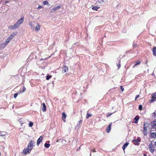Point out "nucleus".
<instances>
[{
  "label": "nucleus",
  "mask_w": 156,
  "mask_h": 156,
  "mask_svg": "<svg viewBox=\"0 0 156 156\" xmlns=\"http://www.w3.org/2000/svg\"><path fill=\"white\" fill-rule=\"evenodd\" d=\"M142 108V106L141 105H140L139 107V109L140 110H141Z\"/></svg>",
  "instance_id": "obj_33"
},
{
  "label": "nucleus",
  "mask_w": 156,
  "mask_h": 156,
  "mask_svg": "<svg viewBox=\"0 0 156 156\" xmlns=\"http://www.w3.org/2000/svg\"><path fill=\"white\" fill-rule=\"evenodd\" d=\"M140 63V62L139 61H137L136 62V64L135 65V66H136V65H139Z\"/></svg>",
  "instance_id": "obj_31"
},
{
  "label": "nucleus",
  "mask_w": 156,
  "mask_h": 156,
  "mask_svg": "<svg viewBox=\"0 0 156 156\" xmlns=\"http://www.w3.org/2000/svg\"><path fill=\"white\" fill-rule=\"evenodd\" d=\"M51 76L47 75L46 76V80H49Z\"/></svg>",
  "instance_id": "obj_28"
},
{
  "label": "nucleus",
  "mask_w": 156,
  "mask_h": 156,
  "mask_svg": "<svg viewBox=\"0 0 156 156\" xmlns=\"http://www.w3.org/2000/svg\"><path fill=\"white\" fill-rule=\"evenodd\" d=\"M149 149L151 153H153L155 150V149L154 148V146L153 145L152 142L149 145Z\"/></svg>",
  "instance_id": "obj_6"
},
{
  "label": "nucleus",
  "mask_w": 156,
  "mask_h": 156,
  "mask_svg": "<svg viewBox=\"0 0 156 156\" xmlns=\"http://www.w3.org/2000/svg\"><path fill=\"white\" fill-rule=\"evenodd\" d=\"M16 32L13 33L8 38L11 40L13 38V37L16 35Z\"/></svg>",
  "instance_id": "obj_9"
},
{
  "label": "nucleus",
  "mask_w": 156,
  "mask_h": 156,
  "mask_svg": "<svg viewBox=\"0 0 156 156\" xmlns=\"http://www.w3.org/2000/svg\"><path fill=\"white\" fill-rule=\"evenodd\" d=\"M148 127V123L145 122L144 123V129L143 130L144 134V135L146 136L147 133V128Z\"/></svg>",
  "instance_id": "obj_3"
},
{
  "label": "nucleus",
  "mask_w": 156,
  "mask_h": 156,
  "mask_svg": "<svg viewBox=\"0 0 156 156\" xmlns=\"http://www.w3.org/2000/svg\"><path fill=\"white\" fill-rule=\"evenodd\" d=\"M23 17L21 18L17 21L15 24L13 25L9 26L8 28L11 30L16 29L18 28L20 25L23 23Z\"/></svg>",
  "instance_id": "obj_2"
},
{
  "label": "nucleus",
  "mask_w": 156,
  "mask_h": 156,
  "mask_svg": "<svg viewBox=\"0 0 156 156\" xmlns=\"http://www.w3.org/2000/svg\"><path fill=\"white\" fill-rule=\"evenodd\" d=\"M129 144V143L128 142L126 143L123 146L122 148L123 150H124L126 148V147Z\"/></svg>",
  "instance_id": "obj_18"
},
{
  "label": "nucleus",
  "mask_w": 156,
  "mask_h": 156,
  "mask_svg": "<svg viewBox=\"0 0 156 156\" xmlns=\"http://www.w3.org/2000/svg\"><path fill=\"white\" fill-rule=\"evenodd\" d=\"M66 114L64 112L62 113V119L64 122H65L66 121L65 119H66Z\"/></svg>",
  "instance_id": "obj_13"
},
{
  "label": "nucleus",
  "mask_w": 156,
  "mask_h": 156,
  "mask_svg": "<svg viewBox=\"0 0 156 156\" xmlns=\"http://www.w3.org/2000/svg\"><path fill=\"white\" fill-rule=\"evenodd\" d=\"M60 6H57L56 7H55L53 8L51 10V12H54L56 10L58 9L59 8H60Z\"/></svg>",
  "instance_id": "obj_8"
},
{
  "label": "nucleus",
  "mask_w": 156,
  "mask_h": 156,
  "mask_svg": "<svg viewBox=\"0 0 156 156\" xmlns=\"http://www.w3.org/2000/svg\"><path fill=\"white\" fill-rule=\"evenodd\" d=\"M44 145L45 147H46L47 148H48L50 146V144L45 143Z\"/></svg>",
  "instance_id": "obj_26"
},
{
  "label": "nucleus",
  "mask_w": 156,
  "mask_h": 156,
  "mask_svg": "<svg viewBox=\"0 0 156 156\" xmlns=\"http://www.w3.org/2000/svg\"><path fill=\"white\" fill-rule=\"evenodd\" d=\"M99 8L100 7H98L97 6H94L92 7V9L93 10L97 11Z\"/></svg>",
  "instance_id": "obj_17"
},
{
  "label": "nucleus",
  "mask_w": 156,
  "mask_h": 156,
  "mask_svg": "<svg viewBox=\"0 0 156 156\" xmlns=\"http://www.w3.org/2000/svg\"><path fill=\"white\" fill-rule=\"evenodd\" d=\"M43 8V7L41 5H39L38 6V7L37 8V9H40Z\"/></svg>",
  "instance_id": "obj_34"
},
{
  "label": "nucleus",
  "mask_w": 156,
  "mask_h": 156,
  "mask_svg": "<svg viewBox=\"0 0 156 156\" xmlns=\"http://www.w3.org/2000/svg\"><path fill=\"white\" fill-rule=\"evenodd\" d=\"M152 128L153 129H156V121H153L151 123Z\"/></svg>",
  "instance_id": "obj_12"
},
{
  "label": "nucleus",
  "mask_w": 156,
  "mask_h": 156,
  "mask_svg": "<svg viewBox=\"0 0 156 156\" xmlns=\"http://www.w3.org/2000/svg\"><path fill=\"white\" fill-rule=\"evenodd\" d=\"M78 123L77 125V126H78V127H80L81 126L80 124H81L82 122V120H80L78 122Z\"/></svg>",
  "instance_id": "obj_24"
},
{
  "label": "nucleus",
  "mask_w": 156,
  "mask_h": 156,
  "mask_svg": "<svg viewBox=\"0 0 156 156\" xmlns=\"http://www.w3.org/2000/svg\"><path fill=\"white\" fill-rule=\"evenodd\" d=\"M139 97V95H137L135 98V100H136L137 98H138Z\"/></svg>",
  "instance_id": "obj_41"
},
{
  "label": "nucleus",
  "mask_w": 156,
  "mask_h": 156,
  "mask_svg": "<svg viewBox=\"0 0 156 156\" xmlns=\"http://www.w3.org/2000/svg\"><path fill=\"white\" fill-rule=\"evenodd\" d=\"M43 107L42 108V111L44 112H45L46 110V106L45 105L44 103H43Z\"/></svg>",
  "instance_id": "obj_14"
},
{
  "label": "nucleus",
  "mask_w": 156,
  "mask_h": 156,
  "mask_svg": "<svg viewBox=\"0 0 156 156\" xmlns=\"http://www.w3.org/2000/svg\"><path fill=\"white\" fill-rule=\"evenodd\" d=\"M20 131H22H22H23V129H22L21 128H20Z\"/></svg>",
  "instance_id": "obj_42"
},
{
  "label": "nucleus",
  "mask_w": 156,
  "mask_h": 156,
  "mask_svg": "<svg viewBox=\"0 0 156 156\" xmlns=\"http://www.w3.org/2000/svg\"><path fill=\"white\" fill-rule=\"evenodd\" d=\"M144 156H147L145 154H144Z\"/></svg>",
  "instance_id": "obj_46"
},
{
  "label": "nucleus",
  "mask_w": 156,
  "mask_h": 156,
  "mask_svg": "<svg viewBox=\"0 0 156 156\" xmlns=\"http://www.w3.org/2000/svg\"><path fill=\"white\" fill-rule=\"evenodd\" d=\"M155 145L156 146V141L155 142Z\"/></svg>",
  "instance_id": "obj_47"
},
{
  "label": "nucleus",
  "mask_w": 156,
  "mask_h": 156,
  "mask_svg": "<svg viewBox=\"0 0 156 156\" xmlns=\"http://www.w3.org/2000/svg\"><path fill=\"white\" fill-rule=\"evenodd\" d=\"M154 98H152L151 99V100L150 101L151 102H152L153 101H154L155 100L154 99Z\"/></svg>",
  "instance_id": "obj_37"
},
{
  "label": "nucleus",
  "mask_w": 156,
  "mask_h": 156,
  "mask_svg": "<svg viewBox=\"0 0 156 156\" xmlns=\"http://www.w3.org/2000/svg\"><path fill=\"white\" fill-rule=\"evenodd\" d=\"M43 138V137L42 136H40L39 138L38 139L37 141V145H38L40 143L41 141L42 140Z\"/></svg>",
  "instance_id": "obj_15"
},
{
  "label": "nucleus",
  "mask_w": 156,
  "mask_h": 156,
  "mask_svg": "<svg viewBox=\"0 0 156 156\" xmlns=\"http://www.w3.org/2000/svg\"><path fill=\"white\" fill-rule=\"evenodd\" d=\"M26 88L24 87H23V88L22 92L23 93V92H24L26 91Z\"/></svg>",
  "instance_id": "obj_35"
},
{
  "label": "nucleus",
  "mask_w": 156,
  "mask_h": 156,
  "mask_svg": "<svg viewBox=\"0 0 156 156\" xmlns=\"http://www.w3.org/2000/svg\"><path fill=\"white\" fill-rule=\"evenodd\" d=\"M117 66L119 68L120 67V64H117Z\"/></svg>",
  "instance_id": "obj_39"
},
{
  "label": "nucleus",
  "mask_w": 156,
  "mask_h": 156,
  "mask_svg": "<svg viewBox=\"0 0 156 156\" xmlns=\"http://www.w3.org/2000/svg\"><path fill=\"white\" fill-rule=\"evenodd\" d=\"M139 119V117L138 116H136L134 118V119L136 120V122H134L135 123H137V121Z\"/></svg>",
  "instance_id": "obj_23"
},
{
  "label": "nucleus",
  "mask_w": 156,
  "mask_h": 156,
  "mask_svg": "<svg viewBox=\"0 0 156 156\" xmlns=\"http://www.w3.org/2000/svg\"><path fill=\"white\" fill-rule=\"evenodd\" d=\"M28 24L30 26V29L32 31L38 32L40 30V25L35 22H30L28 23Z\"/></svg>",
  "instance_id": "obj_1"
},
{
  "label": "nucleus",
  "mask_w": 156,
  "mask_h": 156,
  "mask_svg": "<svg viewBox=\"0 0 156 156\" xmlns=\"http://www.w3.org/2000/svg\"><path fill=\"white\" fill-rule=\"evenodd\" d=\"M10 41L11 40L8 38L5 43L7 45Z\"/></svg>",
  "instance_id": "obj_25"
},
{
  "label": "nucleus",
  "mask_w": 156,
  "mask_h": 156,
  "mask_svg": "<svg viewBox=\"0 0 156 156\" xmlns=\"http://www.w3.org/2000/svg\"><path fill=\"white\" fill-rule=\"evenodd\" d=\"M34 143H35L34 141L33 140H31L29 142L27 147L32 150L33 147L34 146Z\"/></svg>",
  "instance_id": "obj_5"
},
{
  "label": "nucleus",
  "mask_w": 156,
  "mask_h": 156,
  "mask_svg": "<svg viewBox=\"0 0 156 156\" xmlns=\"http://www.w3.org/2000/svg\"><path fill=\"white\" fill-rule=\"evenodd\" d=\"M120 87H121V90H122V91H123L124 90V89L123 88V87L122 86H121Z\"/></svg>",
  "instance_id": "obj_38"
},
{
  "label": "nucleus",
  "mask_w": 156,
  "mask_h": 156,
  "mask_svg": "<svg viewBox=\"0 0 156 156\" xmlns=\"http://www.w3.org/2000/svg\"><path fill=\"white\" fill-rule=\"evenodd\" d=\"M153 55L154 56H156V47H154L153 49Z\"/></svg>",
  "instance_id": "obj_20"
},
{
  "label": "nucleus",
  "mask_w": 156,
  "mask_h": 156,
  "mask_svg": "<svg viewBox=\"0 0 156 156\" xmlns=\"http://www.w3.org/2000/svg\"><path fill=\"white\" fill-rule=\"evenodd\" d=\"M112 123H111L109 125V126L107 129V133H108L110 131L111 129V126H112Z\"/></svg>",
  "instance_id": "obj_16"
},
{
  "label": "nucleus",
  "mask_w": 156,
  "mask_h": 156,
  "mask_svg": "<svg viewBox=\"0 0 156 156\" xmlns=\"http://www.w3.org/2000/svg\"><path fill=\"white\" fill-rule=\"evenodd\" d=\"M152 97L154 98H156V93H154L152 94Z\"/></svg>",
  "instance_id": "obj_29"
},
{
  "label": "nucleus",
  "mask_w": 156,
  "mask_h": 156,
  "mask_svg": "<svg viewBox=\"0 0 156 156\" xmlns=\"http://www.w3.org/2000/svg\"><path fill=\"white\" fill-rule=\"evenodd\" d=\"M151 136L153 138H155L156 137V134L155 133H151Z\"/></svg>",
  "instance_id": "obj_22"
},
{
  "label": "nucleus",
  "mask_w": 156,
  "mask_h": 156,
  "mask_svg": "<svg viewBox=\"0 0 156 156\" xmlns=\"http://www.w3.org/2000/svg\"><path fill=\"white\" fill-rule=\"evenodd\" d=\"M107 1V0H97V2L99 5H102Z\"/></svg>",
  "instance_id": "obj_10"
},
{
  "label": "nucleus",
  "mask_w": 156,
  "mask_h": 156,
  "mask_svg": "<svg viewBox=\"0 0 156 156\" xmlns=\"http://www.w3.org/2000/svg\"><path fill=\"white\" fill-rule=\"evenodd\" d=\"M68 71V67L64 66L62 69V72L63 73H66Z\"/></svg>",
  "instance_id": "obj_7"
},
{
  "label": "nucleus",
  "mask_w": 156,
  "mask_h": 156,
  "mask_svg": "<svg viewBox=\"0 0 156 156\" xmlns=\"http://www.w3.org/2000/svg\"><path fill=\"white\" fill-rule=\"evenodd\" d=\"M112 114V113L111 114H108L107 115V117H108V116H110Z\"/></svg>",
  "instance_id": "obj_40"
},
{
  "label": "nucleus",
  "mask_w": 156,
  "mask_h": 156,
  "mask_svg": "<svg viewBox=\"0 0 156 156\" xmlns=\"http://www.w3.org/2000/svg\"><path fill=\"white\" fill-rule=\"evenodd\" d=\"M91 115L90 114H89V113H87V116H86V118L87 119H88L89 117H90L91 116Z\"/></svg>",
  "instance_id": "obj_32"
},
{
  "label": "nucleus",
  "mask_w": 156,
  "mask_h": 156,
  "mask_svg": "<svg viewBox=\"0 0 156 156\" xmlns=\"http://www.w3.org/2000/svg\"><path fill=\"white\" fill-rule=\"evenodd\" d=\"M7 44L4 42L0 44V49H2L4 48L6 46Z\"/></svg>",
  "instance_id": "obj_11"
},
{
  "label": "nucleus",
  "mask_w": 156,
  "mask_h": 156,
  "mask_svg": "<svg viewBox=\"0 0 156 156\" xmlns=\"http://www.w3.org/2000/svg\"><path fill=\"white\" fill-rule=\"evenodd\" d=\"M93 152H96V151H95V150L94 149L93 150Z\"/></svg>",
  "instance_id": "obj_43"
},
{
  "label": "nucleus",
  "mask_w": 156,
  "mask_h": 156,
  "mask_svg": "<svg viewBox=\"0 0 156 156\" xmlns=\"http://www.w3.org/2000/svg\"><path fill=\"white\" fill-rule=\"evenodd\" d=\"M31 150V149L27 147L26 148L23 150V152L25 154H29Z\"/></svg>",
  "instance_id": "obj_4"
},
{
  "label": "nucleus",
  "mask_w": 156,
  "mask_h": 156,
  "mask_svg": "<svg viewBox=\"0 0 156 156\" xmlns=\"http://www.w3.org/2000/svg\"><path fill=\"white\" fill-rule=\"evenodd\" d=\"M23 124V123H22L21 124V126H22V125Z\"/></svg>",
  "instance_id": "obj_48"
},
{
  "label": "nucleus",
  "mask_w": 156,
  "mask_h": 156,
  "mask_svg": "<svg viewBox=\"0 0 156 156\" xmlns=\"http://www.w3.org/2000/svg\"><path fill=\"white\" fill-rule=\"evenodd\" d=\"M139 142V141L137 140H133V144L136 145H137L138 144Z\"/></svg>",
  "instance_id": "obj_19"
},
{
  "label": "nucleus",
  "mask_w": 156,
  "mask_h": 156,
  "mask_svg": "<svg viewBox=\"0 0 156 156\" xmlns=\"http://www.w3.org/2000/svg\"><path fill=\"white\" fill-rule=\"evenodd\" d=\"M21 93V91H20L19 92H18V93Z\"/></svg>",
  "instance_id": "obj_44"
},
{
  "label": "nucleus",
  "mask_w": 156,
  "mask_h": 156,
  "mask_svg": "<svg viewBox=\"0 0 156 156\" xmlns=\"http://www.w3.org/2000/svg\"><path fill=\"white\" fill-rule=\"evenodd\" d=\"M17 95H18V94H17V93L15 94L14 95V98H16L17 97Z\"/></svg>",
  "instance_id": "obj_36"
},
{
  "label": "nucleus",
  "mask_w": 156,
  "mask_h": 156,
  "mask_svg": "<svg viewBox=\"0 0 156 156\" xmlns=\"http://www.w3.org/2000/svg\"><path fill=\"white\" fill-rule=\"evenodd\" d=\"M33 123L31 122H30L29 124V126L30 127H31L33 125Z\"/></svg>",
  "instance_id": "obj_27"
},
{
  "label": "nucleus",
  "mask_w": 156,
  "mask_h": 156,
  "mask_svg": "<svg viewBox=\"0 0 156 156\" xmlns=\"http://www.w3.org/2000/svg\"><path fill=\"white\" fill-rule=\"evenodd\" d=\"M43 4L44 5H47L48 6L49 5V4L48 2L47 1H43Z\"/></svg>",
  "instance_id": "obj_21"
},
{
  "label": "nucleus",
  "mask_w": 156,
  "mask_h": 156,
  "mask_svg": "<svg viewBox=\"0 0 156 156\" xmlns=\"http://www.w3.org/2000/svg\"><path fill=\"white\" fill-rule=\"evenodd\" d=\"M153 116L154 117V118H156V111L153 113Z\"/></svg>",
  "instance_id": "obj_30"
},
{
  "label": "nucleus",
  "mask_w": 156,
  "mask_h": 156,
  "mask_svg": "<svg viewBox=\"0 0 156 156\" xmlns=\"http://www.w3.org/2000/svg\"><path fill=\"white\" fill-rule=\"evenodd\" d=\"M4 135H2L1 134H0V136H4Z\"/></svg>",
  "instance_id": "obj_45"
}]
</instances>
